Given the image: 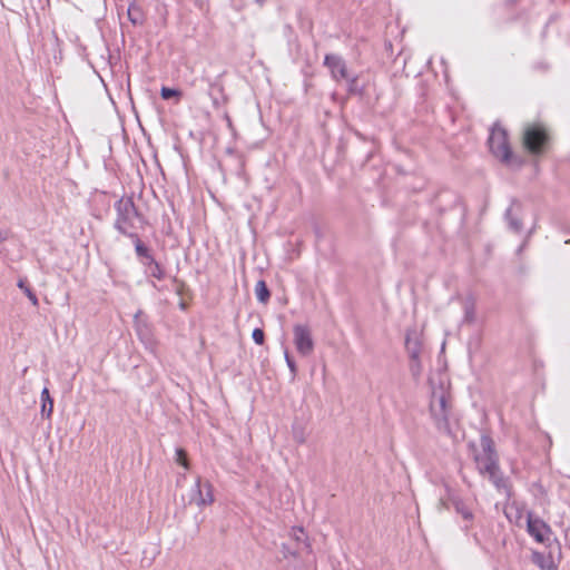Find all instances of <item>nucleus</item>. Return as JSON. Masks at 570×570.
Here are the masks:
<instances>
[{
  "mask_svg": "<svg viewBox=\"0 0 570 570\" xmlns=\"http://www.w3.org/2000/svg\"><path fill=\"white\" fill-rule=\"evenodd\" d=\"M480 446L481 451L474 454L478 471L487 475L498 490L508 492V482L500 471L493 440L484 434L480 439Z\"/></svg>",
  "mask_w": 570,
  "mask_h": 570,
  "instance_id": "1",
  "label": "nucleus"
},
{
  "mask_svg": "<svg viewBox=\"0 0 570 570\" xmlns=\"http://www.w3.org/2000/svg\"><path fill=\"white\" fill-rule=\"evenodd\" d=\"M430 412L436 429L440 432L452 435L454 420L451 413L450 394L443 384L439 387H432Z\"/></svg>",
  "mask_w": 570,
  "mask_h": 570,
  "instance_id": "2",
  "label": "nucleus"
},
{
  "mask_svg": "<svg viewBox=\"0 0 570 570\" xmlns=\"http://www.w3.org/2000/svg\"><path fill=\"white\" fill-rule=\"evenodd\" d=\"M117 219L115 227L124 235L136 237L135 230L140 217L131 198H121L116 203Z\"/></svg>",
  "mask_w": 570,
  "mask_h": 570,
  "instance_id": "3",
  "label": "nucleus"
},
{
  "mask_svg": "<svg viewBox=\"0 0 570 570\" xmlns=\"http://www.w3.org/2000/svg\"><path fill=\"white\" fill-rule=\"evenodd\" d=\"M489 147L494 157L500 159L502 163L509 166H519L521 163L512 155V151L508 141L507 131L494 126L489 137Z\"/></svg>",
  "mask_w": 570,
  "mask_h": 570,
  "instance_id": "4",
  "label": "nucleus"
},
{
  "mask_svg": "<svg viewBox=\"0 0 570 570\" xmlns=\"http://www.w3.org/2000/svg\"><path fill=\"white\" fill-rule=\"evenodd\" d=\"M548 139V132L541 125H529L524 129L523 142L528 150L532 154H539L543 151Z\"/></svg>",
  "mask_w": 570,
  "mask_h": 570,
  "instance_id": "5",
  "label": "nucleus"
},
{
  "mask_svg": "<svg viewBox=\"0 0 570 570\" xmlns=\"http://www.w3.org/2000/svg\"><path fill=\"white\" fill-rule=\"evenodd\" d=\"M293 343L301 356H309L314 351L311 328L305 324H295L293 326Z\"/></svg>",
  "mask_w": 570,
  "mask_h": 570,
  "instance_id": "6",
  "label": "nucleus"
},
{
  "mask_svg": "<svg viewBox=\"0 0 570 570\" xmlns=\"http://www.w3.org/2000/svg\"><path fill=\"white\" fill-rule=\"evenodd\" d=\"M214 502L213 487L208 481L203 482L198 478L195 482L190 493V503H195L197 507L203 508L210 505Z\"/></svg>",
  "mask_w": 570,
  "mask_h": 570,
  "instance_id": "7",
  "label": "nucleus"
},
{
  "mask_svg": "<svg viewBox=\"0 0 570 570\" xmlns=\"http://www.w3.org/2000/svg\"><path fill=\"white\" fill-rule=\"evenodd\" d=\"M527 525L529 534L534 538L535 541L540 543L549 541L551 534L550 528L541 519L529 513Z\"/></svg>",
  "mask_w": 570,
  "mask_h": 570,
  "instance_id": "8",
  "label": "nucleus"
},
{
  "mask_svg": "<svg viewBox=\"0 0 570 570\" xmlns=\"http://www.w3.org/2000/svg\"><path fill=\"white\" fill-rule=\"evenodd\" d=\"M324 65L330 69L331 76L335 81L348 79V72L345 61L337 55H326Z\"/></svg>",
  "mask_w": 570,
  "mask_h": 570,
  "instance_id": "9",
  "label": "nucleus"
},
{
  "mask_svg": "<svg viewBox=\"0 0 570 570\" xmlns=\"http://www.w3.org/2000/svg\"><path fill=\"white\" fill-rule=\"evenodd\" d=\"M127 16L129 21L135 26H141L145 21V13L140 6L131 3L128 7Z\"/></svg>",
  "mask_w": 570,
  "mask_h": 570,
  "instance_id": "10",
  "label": "nucleus"
},
{
  "mask_svg": "<svg viewBox=\"0 0 570 570\" xmlns=\"http://www.w3.org/2000/svg\"><path fill=\"white\" fill-rule=\"evenodd\" d=\"M41 415L50 417L53 411V400L51 399L47 387H45L41 392Z\"/></svg>",
  "mask_w": 570,
  "mask_h": 570,
  "instance_id": "11",
  "label": "nucleus"
},
{
  "mask_svg": "<svg viewBox=\"0 0 570 570\" xmlns=\"http://www.w3.org/2000/svg\"><path fill=\"white\" fill-rule=\"evenodd\" d=\"M144 265L146 266V272L148 273V275H150L151 277H155L159 281L164 278V276H165L164 269L154 258H150L149 261L144 262Z\"/></svg>",
  "mask_w": 570,
  "mask_h": 570,
  "instance_id": "12",
  "label": "nucleus"
},
{
  "mask_svg": "<svg viewBox=\"0 0 570 570\" xmlns=\"http://www.w3.org/2000/svg\"><path fill=\"white\" fill-rule=\"evenodd\" d=\"M451 502L454 505L456 513H459L463 520L471 521L473 519L472 511L464 504L462 500L452 498Z\"/></svg>",
  "mask_w": 570,
  "mask_h": 570,
  "instance_id": "13",
  "label": "nucleus"
},
{
  "mask_svg": "<svg viewBox=\"0 0 570 570\" xmlns=\"http://www.w3.org/2000/svg\"><path fill=\"white\" fill-rule=\"evenodd\" d=\"M255 294L261 303H266L269 299L271 293L264 281H258L255 285Z\"/></svg>",
  "mask_w": 570,
  "mask_h": 570,
  "instance_id": "14",
  "label": "nucleus"
},
{
  "mask_svg": "<svg viewBox=\"0 0 570 570\" xmlns=\"http://www.w3.org/2000/svg\"><path fill=\"white\" fill-rule=\"evenodd\" d=\"M18 287L23 291V293L27 295V297L29 298V301L31 302V304L33 306H38V304H39L38 297L33 293V291L30 288V286L28 285L26 278H20L19 279Z\"/></svg>",
  "mask_w": 570,
  "mask_h": 570,
  "instance_id": "15",
  "label": "nucleus"
},
{
  "mask_svg": "<svg viewBox=\"0 0 570 570\" xmlns=\"http://www.w3.org/2000/svg\"><path fill=\"white\" fill-rule=\"evenodd\" d=\"M135 238H136L135 249H136L138 257L144 259L142 263L153 258V256L148 252V248L140 242V239L137 236Z\"/></svg>",
  "mask_w": 570,
  "mask_h": 570,
  "instance_id": "16",
  "label": "nucleus"
},
{
  "mask_svg": "<svg viewBox=\"0 0 570 570\" xmlns=\"http://www.w3.org/2000/svg\"><path fill=\"white\" fill-rule=\"evenodd\" d=\"M406 347L413 358H416L420 353V346L417 341H412L410 336L406 337Z\"/></svg>",
  "mask_w": 570,
  "mask_h": 570,
  "instance_id": "17",
  "label": "nucleus"
},
{
  "mask_svg": "<svg viewBox=\"0 0 570 570\" xmlns=\"http://www.w3.org/2000/svg\"><path fill=\"white\" fill-rule=\"evenodd\" d=\"M160 96L163 99L168 100L174 97H177V98L180 97V91L173 89V88L163 87L160 90Z\"/></svg>",
  "mask_w": 570,
  "mask_h": 570,
  "instance_id": "18",
  "label": "nucleus"
},
{
  "mask_svg": "<svg viewBox=\"0 0 570 570\" xmlns=\"http://www.w3.org/2000/svg\"><path fill=\"white\" fill-rule=\"evenodd\" d=\"M347 81V91L352 95L360 94L361 89L357 83V77H350L345 79Z\"/></svg>",
  "mask_w": 570,
  "mask_h": 570,
  "instance_id": "19",
  "label": "nucleus"
},
{
  "mask_svg": "<svg viewBox=\"0 0 570 570\" xmlns=\"http://www.w3.org/2000/svg\"><path fill=\"white\" fill-rule=\"evenodd\" d=\"M176 462L178 464H181L185 469L189 468V463H188L187 454H186L185 450H183V449L176 450Z\"/></svg>",
  "mask_w": 570,
  "mask_h": 570,
  "instance_id": "20",
  "label": "nucleus"
},
{
  "mask_svg": "<svg viewBox=\"0 0 570 570\" xmlns=\"http://www.w3.org/2000/svg\"><path fill=\"white\" fill-rule=\"evenodd\" d=\"M474 318H475V312H474L473 304H465V306H464V321L466 323H472V322H474Z\"/></svg>",
  "mask_w": 570,
  "mask_h": 570,
  "instance_id": "21",
  "label": "nucleus"
},
{
  "mask_svg": "<svg viewBox=\"0 0 570 570\" xmlns=\"http://www.w3.org/2000/svg\"><path fill=\"white\" fill-rule=\"evenodd\" d=\"M284 356L291 373L293 374V376H295L297 372L296 363L294 362L293 357L289 355L287 350H285Z\"/></svg>",
  "mask_w": 570,
  "mask_h": 570,
  "instance_id": "22",
  "label": "nucleus"
},
{
  "mask_svg": "<svg viewBox=\"0 0 570 570\" xmlns=\"http://www.w3.org/2000/svg\"><path fill=\"white\" fill-rule=\"evenodd\" d=\"M252 337H253V340H254V342L256 344L262 345L264 343V340H265V334H264L263 330L255 328L253 331Z\"/></svg>",
  "mask_w": 570,
  "mask_h": 570,
  "instance_id": "23",
  "label": "nucleus"
},
{
  "mask_svg": "<svg viewBox=\"0 0 570 570\" xmlns=\"http://www.w3.org/2000/svg\"><path fill=\"white\" fill-rule=\"evenodd\" d=\"M293 436H294V440L297 442V443H301L303 444L305 442V433H304V430L301 429V428H294L293 429Z\"/></svg>",
  "mask_w": 570,
  "mask_h": 570,
  "instance_id": "24",
  "label": "nucleus"
},
{
  "mask_svg": "<svg viewBox=\"0 0 570 570\" xmlns=\"http://www.w3.org/2000/svg\"><path fill=\"white\" fill-rule=\"evenodd\" d=\"M291 537L298 542L304 541V539H305L304 530L302 528H293L291 531Z\"/></svg>",
  "mask_w": 570,
  "mask_h": 570,
  "instance_id": "25",
  "label": "nucleus"
},
{
  "mask_svg": "<svg viewBox=\"0 0 570 570\" xmlns=\"http://www.w3.org/2000/svg\"><path fill=\"white\" fill-rule=\"evenodd\" d=\"M507 216L509 218L510 227L513 230L519 232L521 229V223L519 220H517V219L511 217V210H508Z\"/></svg>",
  "mask_w": 570,
  "mask_h": 570,
  "instance_id": "26",
  "label": "nucleus"
},
{
  "mask_svg": "<svg viewBox=\"0 0 570 570\" xmlns=\"http://www.w3.org/2000/svg\"><path fill=\"white\" fill-rule=\"evenodd\" d=\"M449 509L448 501L443 498H441L436 504V510L439 512H442L443 510Z\"/></svg>",
  "mask_w": 570,
  "mask_h": 570,
  "instance_id": "27",
  "label": "nucleus"
},
{
  "mask_svg": "<svg viewBox=\"0 0 570 570\" xmlns=\"http://www.w3.org/2000/svg\"><path fill=\"white\" fill-rule=\"evenodd\" d=\"M7 239V233L0 229V243Z\"/></svg>",
  "mask_w": 570,
  "mask_h": 570,
  "instance_id": "28",
  "label": "nucleus"
},
{
  "mask_svg": "<svg viewBox=\"0 0 570 570\" xmlns=\"http://www.w3.org/2000/svg\"><path fill=\"white\" fill-rule=\"evenodd\" d=\"M256 2L262 6L265 2V0H256Z\"/></svg>",
  "mask_w": 570,
  "mask_h": 570,
  "instance_id": "29",
  "label": "nucleus"
}]
</instances>
